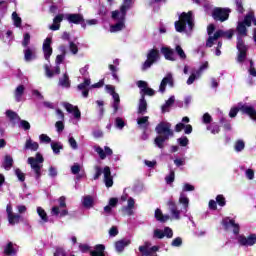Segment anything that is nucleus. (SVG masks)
Wrapping results in <instances>:
<instances>
[{
    "label": "nucleus",
    "instance_id": "45",
    "mask_svg": "<svg viewBox=\"0 0 256 256\" xmlns=\"http://www.w3.org/2000/svg\"><path fill=\"white\" fill-rule=\"evenodd\" d=\"M149 7L153 9V11H159L161 8V3H167V0H147Z\"/></svg>",
    "mask_w": 256,
    "mask_h": 256
},
{
    "label": "nucleus",
    "instance_id": "30",
    "mask_svg": "<svg viewBox=\"0 0 256 256\" xmlns=\"http://www.w3.org/2000/svg\"><path fill=\"white\" fill-rule=\"evenodd\" d=\"M104 183L106 187H113V176H111V168L109 166L103 169Z\"/></svg>",
    "mask_w": 256,
    "mask_h": 256
},
{
    "label": "nucleus",
    "instance_id": "26",
    "mask_svg": "<svg viewBox=\"0 0 256 256\" xmlns=\"http://www.w3.org/2000/svg\"><path fill=\"white\" fill-rule=\"evenodd\" d=\"M160 53L163 54L164 59H166V61H177V56L175 55V50H173L170 47H167V46L161 47Z\"/></svg>",
    "mask_w": 256,
    "mask_h": 256
},
{
    "label": "nucleus",
    "instance_id": "19",
    "mask_svg": "<svg viewBox=\"0 0 256 256\" xmlns=\"http://www.w3.org/2000/svg\"><path fill=\"white\" fill-rule=\"evenodd\" d=\"M137 87H139L140 89V95L141 97L145 98V95H148L149 97H153V95H155V90L147 87V82L143 81V80H139L136 83Z\"/></svg>",
    "mask_w": 256,
    "mask_h": 256
},
{
    "label": "nucleus",
    "instance_id": "9",
    "mask_svg": "<svg viewBox=\"0 0 256 256\" xmlns=\"http://www.w3.org/2000/svg\"><path fill=\"white\" fill-rule=\"evenodd\" d=\"M65 201V196H61L58 199L59 206L52 207L51 215H54L55 217H66V215H69V211L65 209V207H67V203Z\"/></svg>",
    "mask_w": 256,
    "mask_h": 256
},
{
    "label": "nucleus",
    "instance_id": "58",
    "mask_svg": "<svg viewBox=\"0 0 256 256\" xmlns=\"http://www.w3.org/2000/svg\"><path fill=\"white\" fill-rule=\"evenodd\" d=\"M54 256H75V255L69 254L67 251L63 249V247H57L55 249Z\"/></svg>",
    "mask_w": 256,
    "mask_h": 256
},
{
    "label": "nucleus",
    "instance_id": "24",
    "mask_svg": "<svg viewBox=\"0 0 256 256\" xmlns=\"http://www.w3.org/2000/svg\"><path fill=\"white\" fill-rule=\"evenodd\" d=\"M3 253L6 256H15L19 253V246L13 242H8L3 246Z\"/></svg>",
    "mask_w": 256,
    "mask_h": 256
},
{
    "label": "nucleus",
    "instance_id": "22",
    "mask_svg": "<svg viewBox=\"0 0 256 256\" xmlns=\"http://www.w3.org/2000/svg\"><path fill=\"white\" fill-rule=\"evenodd\" d=\"M51 43L52 40L50 37H47L43 42L42 51L46 61H49V59H51V55H53V48L51 47Z\"/></svg>",
    "mask_w": 256,
    "mask_h": 256
},
{
    "label": "nucleus",
    "instance_id": "14",
    "mask_svg": "<svg viewBox=\"0 0 256 256\" xmlns=\"http://www.w3.org/2000/svg\"><path fill=\"white\" fill-rule=\"evenodd\" d=\"M167 85L173 89L175 87V78H173V74L168 72L165 77L162 79L159 85V93H165L167 91Z\"/></svg>",
    "mask_w": 256,
    "mask_h": 256
},
{
    "label": "nucleus",
    "instance_id": "53",
    "mask_svg": "<svg viewBox=\"0 0 256 256\" xmlns=\"http://www.w3.org/2000/svg\"><path fill=\"white\" fill-rule=\"evenodd\" d=\"M175 52L177 53V55H178L179 59H181V61H185L187 59V54H185V51L183 50V48L180 45H176Z\"/></svg>",
    "mask_w": 256,
    "mask_h": 256
},
{
    "label": "nucleus",
    "instance_id": "52",
    "mask_svg": "<svg viewBox=\"0 0 256 256\" xmlns=\"http://www.w3.org/2000/svg\"><path fill=\"white\" fill-rule=\"evenodd\" d=\"M12 20H13L14 26H16L18 29H23V26H21V23H22L21 17H19L17 12L12 13Z\"/></svg>",
    "mask_w": 256,
    "mask_h": 256
},
{
    "label": "nucleus",
    "instance_id": "61",
    "mask_svg": "<svg viewBox=\"0 0 256 256\" xmlns=\"http://www.w3.org/2000/svg\"><path fill=\"white\" fill-rule=\"evenodd\" d=\"M177 143L180 147H187V145H189V138H187V136H182L177 139Z\"/></svg>",
    "mask_w": 256,
    "mask_h": 256
},
{
    "label": "nucleus",
    "instance_id": "15",
    "mask_svg": "<svg viewBox=\"0 0 256 256\" xmlns=\"http://www.w3.org/2000/svg\"><path fill=\"white\" fill-rule=\"evenodd\" d=\"M161 247L152 246L151 242H145L144 245L139 246V251L142 256H157V251H159Z\"/></svg>",
    "mask_w": 256,
    "mask_h": 256
},
{
    "label": "nucleus",
    "instance_id": "8",
    "mask_svg": "<svg viewBox=\"0 0 256 256\" xmlns=\"http://www.w3.org/2000/svg\"><path fill=\"white\" fill-rule=\"evenodd\" d=\"M106 89L112 97V102H111V107L113 109L112 115H117V113H119V109L121 108V98L119 97V93L115 92V87L111 85H106Z\"/></svg>",
    "mask_w": 256,
    "mask_h": 256
},
{
    "label": "nucleus",
    "instance_id": "41",
    "mask_svg": "<svg viewBox=\"0 0 256 256\" xmlns=\"http://www.w3.org/2000/svg\"><path fill=\"white\" fill-rule=\"evenodd\" d=\"M91 256H105V245L98 244L94 247V250H90Z\"/></svg>",
    "mask_w": 256,
    "mask_h": 256
},
{
    "label": "nucleus",
    "instance_id": "51",
    "mask_svg": "<svg viewBox=\"0 0 256 256\" xmlns=\"http://www.w3.org/2000/svg\"><path fill=\"white\" fill-rule=\"evenodd\" d=\"M127 125V122L122 117H116L114 120V126L116 129H119V131H123V128Z\"/></svg>",
    "mask_w": 256,
    "mask_h": 256
},
{
    "label": "nucleus",
    "instance_id": "54",
    "mask_svg": "<svg viewBox=\"0 0 256 256\" xmlns=\"http://www.w3.org/2000/svg\"><path fill=\"white\" fill-rule=\"evenodd\" d=\"M30 43H31V34H29V32H26L23 35L22 47H24V49H26L27 47H31L29 46Z\"/></svg>",
    "mask_w": 256,
    "mask_h": 256
},
{
    "label": "nucleus",
    "instance_id": "23",
    "mask_svg": "<svg viewBox=\"0 0 256 256\" xmlns=\"http://www.w3.org/2000/svg\"><path fill=\"white\" fill-rule=\"evenodd\" d=\"M64 108L66 111L73 114L74 119H76V121H73V123L74 125H77V121H81V111L79 108L77 106H73L70 103H64Z\"/></svg>",
    "mask_w": 256,
    "mask_h": 256
},
{
    "label": "nucleus",
    "instance_id": "62",
    "mask_svg": "<svg viewBox=\"0 0 256 256\" xmlns=\"http://www.w3.org/2000/svg\"><path fill=\"white\" fill-rule=\"evenodd\" d=\"M216 203L220 207H225V205H227V201L225 200V196H223L222 194L217 195L216 196Z\"/></svg>",
    "mask_w": 256,
    "mask_h": 256
},
{
    "label": "nucleus",
    "instance_id": "12",
    "mask_svg": "<svg viewBox=\"0 0 256 256\" xmlns=\"http://www.w3.org/2000/svg\"><path fill=\"white\" fill-rule=\"evenodd\" d=\"M125 18V16H121L120 14L114 15V12H112V19L117 21V23L110 26V32L117 33L123 31L125 29Z\"/></svg>",
    "mask_w": 256,
    "mask_h": 256
},
{
    "label": "nucleus",
    "instance_id": "13",
    "mask_svg": "<svg viewBox=\"0 0 256 256\" xmlns=\"http://www.w3.org/2000/svg\"><path fill=\"white\" fill-rule=\"evenodd\" d=\"M236 240L240 247H253V245H256V234H250L248 237L238 235Z\"/></svg>",
    "mask_w": 256,
    "mask_h": 256
},
{
    "label": "nucleus",
    "instance_id": "33",
    "mask_svg": "<svg viewBox=\"0 0 256 256\" xmlns=\"http://www.w3.org/2000/svg\"><path fill=\"white\" fill-rule=\"evenodd\" d=\"M24 150L25 151H33V152L38 151L39 143L33 141V139H31V137H28L24 144Z\"/></svg>",
    "mask_w": 256,
    "mask_h": 256
},
{
    "label": "nucleus",
    "instance_id": "48",
    "mask_svg": "<svg viewBox=\"0 0 256 256\" xmlns=\"http://www.w3.org/2000/svg\"><path fill=\"white\" fill-rule=\"evenodd\" d=\"M93 196L91 195H86L82 198V205L83 207H85V209H91V207H93Z\"/></svg>",
    "mask_w": 256,
    "mask_h": 256
},
{
    "label": "nucleus",
    "instance_id": "7",
    "mask_svg": "<svg viewBox=\"0 0 256 256\" xmlns=\"http://www.w3.org/2000/svg\"><path fill=\"white\" fill-rule=\"evenodd\" d=\"M80 73L84 76V83H80L77 86L78 91H81L82 97L87 99L89 97V87L91 85V78H89V64H86L80 69Z\"/></svg>",
    "mask_w": 256,
    "mask_h": 256
},
{
    "label": "nucleus",
    "instance_id": "4",
    "mask_svg": "<svg viewBox=\"0 0 256 256\" xmlns=\"http://www.w3.org/2000/svg\"><path fill=\"white\" fill-rule=\"evenodd\" d=\"M214 33V34H213ZM235 30L230 29L228 31L217 30L215 32V25L210 24L207 27V34L209 35L208 39L206 40V47H213L221 37H225L226 39H233V35Z\"/></svg>",
    "mask_w": 256,
    "mask_h": 256
},
{
    "label": "nucleus",
    "instance_id": "35",
    "mask_svg": "<svg viewBox=\"0 0 256 256\" xmlns=\"http://www.w3.org/2000/svg\"><path fill=\"white\" fill-rule=\"evenodd\" d=\"M131 245V240L129 238H124L115 243V249L118 253H123L125 247Z\"/></svg>",
    "mask_w": 256,
    "mask_h": 256
},
{
    "label": "nucleus",
    "instance_id": "18",
    "mask_svg": "<svg viewBox=\"0 0 256 256\" xmlns=\"http://www.w3.org/2000/svg\"><path fill=\"white\" fill-rule=\"evenodd\" d=\"M6 213L9 225H17L21 221V215L13 213V206L11 204H7Z\"/></svg>",
    "mask_w": 256,
    "mask_h": 256
},
{
    "label": "nucleus",
    "instance_id": "55",
    "mask_svg": "<svg viewBox=\"0 0 256 256\" xmlns=\"http://www.w3.org/2000/svg\"><path fill=\"white\" fill-rule=\"evenodd\" d=\"M200 77L201 76L196 71H193L186 81L187 85H193Z\"/></svg>",
    "mask_w": 256,
    "mask_h": 256
},
{
    "label": "nucleus",
    "instance_id": "20",
    "mask_svg": "<svg viewBox=\"0 0 256 256\" xmlns=\"http://www.w3.org/2000/svg\"><path fill=\"white\" fill-rule=\"evenodd\" d=\"M134 0H124L123 4L120 7V10L113 11L115 15H121L122 17H127V12L131 7H133Z\"/></svg>",
    "mask_w": 256,
    "mask_h": 256
},
{
    "label": "nucleus",
    "instance_id": "29",
    "mask_svg": "<svg viewBox=\"0 0 256 256\" xmlns=\"http://www.w3.org/2000/svg\"><path fill=\"white\" fill-rule=\"evenodd\" d=\"M65 19L68 21V23L73 25H79L81 21H83V14H66Z\"/></svg>",
    "mask_w": 256,
    "mask_h": 256
},
{
    "label": "nucleus",
    "instance_id": "37",
    "mask_svg": "<svg viewBox=\"0 0 256 256\" xmlns=\"http://www.w3.org/2000/svg\"><path fill=\"white\" fill-rule=\"evenodd\" d=\"M173 105H175V95L170 96L169 99L166 100L165 103L162 105L161 107L162 113H169Z\"/></svg>",
    "mask_w": 256,
    "mask_h": 256
},
{
    "label": "nucleus",
    "instance_id": "17",
    "mask_svg": "<svg viewBox=\"0 0 256 256\" xmlns=\"http://www.w3.org/2000/svg\"><path fill=\"white\" fill-rule=\"evenodd\" d=\"M222 225L225 229H232L234 235H239L240 226L239 223L235 222V219L229 217L222 220Z\"/></svg>",
    "mask_w": 256,
    "mask_h": 256
},
{
    "label": "nucleus",
    "instance_id": "5",
    "mask_svg": "<svg viewBox=\"0 0 256 256\" xmlns=\"http://www.w3.org/2000/svg\"><path fill=\"white\" fill-rule=\"evenodd\" d=\"M174 25L178 33L193 31V27H195V16H193V12L189 11L188 13H181L179 20L176 21Z\"/></svg>",
    "mask_w": 256,
    "mask_h": 256
},
{
    "label": "nucleus",
    "instance_id": "6",
    "mask_svg": "<svg viewBox=\"0 0 256 256\" xmlns=\"http://www.w3.org/2000/svg\"><path fill=\"white\" fill-rule=\"evenodd\" d=\"M44 161L45 158H43V155L39 152L36 153L35 157H29L27 160L28 165H30L33 173H35L36 181H39V179H41Z\"/></svg>",
    "mask_w": 256,
    "mask_h": 256
},
{
    "label": "nucleus",
    "instance_id": "49",
    "mask_svg": "<svg viewBox=\"0 0 256 256\" xmlns=\"http://www.w3.org/2000/svg\"><path fill=\"white\" fill-rule=\"evenodd\" d=\"M207 131H210V133L212 135H217L220 133L221 131V127L219 126V124L217 123H212V124H209L207 127H206Z\"/></svg>",
    "mask_w": 256,
    "mask_h": 256
},
{
    "label": "nucleus",
    "instance_id": "47",
    "mask_svg": "<svg viewBox=\"0 0 256 256\" xmlns=\"http://www.w3.org/2000/svg\"><path fill=\"white\" fill-rule=\"evenodd\" d=\"M59 85L65 89L71 87V80H69V74H67V72H65L63 77L59 79Z\"/></svg>",
    "mask_w": 256,
    "mask_h": 256
},
{
    "label": "nucleus",
    "instance_id": "44",
    "mask_svg": "<svg viewBox=\"0 0 256 256\" xmlns=\"http://www.w3.org/2000/svg\"><path fill=\"white\" fill-rule=\"evenodd\" d=\"M2 167L5 169V171H11V167H13V157L11 155H6L4 157Z\"/></svg>",
    "mask_w": 256,
    "mask_h": 256
},
{
    "label": "nucleus",
    "instance_id": "40",
    "mask_svg": "<svg viewBox=\"0 0 256 256\" xmlns=\"http://www.w3.org/2000/svg\"><path fill=\"white\" fill-rule=\"evenodd\" d=\"M61 21H63V14H58L53 19V24L49 26V29H51V31H59L61 27Z\"/></svg>",
    "mask_w": 256,
    "mask_h": 256
},
{
    "label": "nucleus",
    "instance_id": "38",
    "mask_svg": "<svg viewBox=\"0 0 256 256\" xmlns=\"http://www.w3.org/2000/svg\"><path fill=\"white\" fill-rule=\"evenodd\" d=\"M23 95H25V86L19 85L14 91L15 101L21 103L23 101Z\"/></svg>",
    "mask_w": 256,
    "mask_h": 256
},
{
    "label": "nucleus",
    "instance_id": "50",
    "mask_svg": "<svg viewBox=\"0 0 256 256\" xmlns=\"http://www.w3.org/2000/svg\"><path fill=\"white\" fill-rule=\"evenodd\" d=\"M50 146L54 155H59L61 153V149H63V144L61 142H51Z\"/></svg>",
    "mask_w": 256,
    "mask_h": 256
},
{
    "label": "nucleus",
    "instance_id": "39",
    "mask_svg": "<svg viewBox=\"0 0 256 256\" xmlns=\"http://www.w3.org/2000/svg\"><path fill=\"white\" fill-rule=\"evenodd\" d=\"M137 113L138 115H145L147 113V100H145L143 95L139 100Z\"/></svg>",
    "mask_w": 256,
    "mask_h": 256
},
{
    "label": "nucleus",
    "instance_id": "34",
    "mask_svg": "<svg viewBox=\"0 0 256 256\" xmlns=\"http://www.w3.org/2000/svg\"><path fill=\"white\" fill-rule=\"evenodd\" d=\"M246 56H247V52H246ZM240 63V65H249L248 68V73L249 75H251L252 77H256V69H255V63L253 62V60L248 59L247 57L242 61V62H238Z\"/></svg>",
    "mask_w": 256,
    "mask_h": 256
},
{
    "label": "nucleus",
    "instance_id": "11",
    "mask_svg": "<svg viewBox=\"0 0 256 256\" xmlns=\"http://www.w3.org/2000/svg\"><path fill=\"white\" fill-rule=\"evenodd\" d=\"M229 13H231V9L229 8L216 7L212 11V17L214 21H220L221 23H223L227 21V19H229Z\"/></svg>",
    "mask_w": 256,
    "mask_h": 256
},
{
    "label": "nucleus",
    "instance_id": "57",
    "mask_svg": "<svg viewBox=\"0 0 256 256\" xmlns=\"http://www.w3.org/2000/svg\"><path fill=\"white\" fill-rule=\"evenodd\" d=\"M109 69L111 71V75H112L114 81L119 83V76L117 75V71H119V68H117V66H115V65L110 64Z\"/></svg>",
    "mask_w": 256,
    "mask_h": 256
},
{
    "label": "nucleus",
    "instance_id": "16",
    "mask_svg": "<svg viewBox=\"0 0 256 256\" xmlns=\"http://www.w3.org/2000/svg\"><path fill=\"white\" fill-rule=\"evenodd\" d=\"M255 105H256V102H254L252 104L239 102L238 109H240V111L242 113H244V115H248V116H250V119H252V117L255 115V111H256Z\"/></svg>",
    "mask_w": 256,
    "mask_h": 256
},
{
    "label": "nucleus",
    "instance_id": "64",
    "mask_svg": "<svg viewBox=\"0 0 256 256\" xmlns=\"http://www.w3.org/2000/svg\"><path fill=\"white\" fill-rule=\"evenodd\" d=\"M183 246V238L176 237L171 242V247H182Z\"/></svg>",
    "mask_w": 256,
    "mask_h": 256
},
{
    "label": "nucleus",
    "instance_id": "56",
    "mask_svg": "<svg viewBox=\"0 0 256 256\" xmlns=\"http://www.w3.org/2000/svg\"><path fill=\"white\" fill-rule=\"evenodd\" d=\"M18 127L19 129H23L24 131H29V129H31V124L29 123V121L26 120H18Z\"/></svg>",
    "mask_w": 256,
    "mask_h": 256
},
{
    "label": "nucleus",
    "instance_id": "21",
    "mask_svg": "<svg viewBox=\"0 0 256 256\" xmlns=\"http://www.w3.org/2000/svg\"><path fill=\"white\" fill-rule=\"evenodd\" d=\"M23 53L24 61H26L27 63L35 61V59H37V48H35L34 46L24 48Z\"/></svg>",
    "mask_w": 256,
    "mask_h": 256
},
{
    "label": "nucleus",
    "instance_id": "1",
    "mask_svg": "<svg viewBox=\"0 0 256 256\" xmlns=\"http://www.w3.org/2000/svg\"><path fill=\"white\" fill-rule=\"evenodd\" d=\"M251 23L256 26L255 13L249 12L244 17L243 21H238L236 31H237V44L236 48L238 50L237 63H243L247 57V51H249V46L245 45L243 37H247V27H251Z\"/></svg>",
    "mask_w": 256,
    "mask_h": 256
},
{
    "label": "nucleus",
    "instance_id": "31",
    "mask_svg": "<svg viewBox=\"0 0 256 256\" xmlns=\"http://www.w3.org/2000/svg\"><path fill=\"white\" fill-rule=\"evenodd\" d=\"M193 1L197 5H202L205 13H207L208 15L211 13V15H213V10L215 8H213V4H211L208 0H193Z\"/></svg>",
    "mask_w": 256,
    "mask_h": 256
},
{
    "label": "nucleus",
    "instance_id": "63",
    "mask_svg": "<svg viewBox=\"0 0 256 256\" xmlns=\"http://www.w3.org/2000/svg\"><path fill=\"white\" fill-rule=\"evenodd\" d=\"M39 141H40V143H44L45 145H49V143H51V137H49L47 134H40L39 135Z\"/></svg>",
    "mask_w": 256,
    "mask_h": 256
},
{
    "label": "nucleus",
    "instance_id": "10",
    "mask_svg": "<svg viewBox=\"0 0 256 256\" xmlns=\"http://www.w3.org/2000/svg\"><path fill=\"white\" fill-rule=\"evenodd\" d=\"M65 61V54H60L56 56V66L54 68H49V65L45 66L46 76L51 79L54 75H59L61 73V68L59 65Z\"/></svg>",
    "mask_w": 256,
    "mask_h": 256
},
{
    "label": "nucleus",
    "instance_id": "28",
    "mask_svg": "<svg viewBox=\"0 0 256 256\" xmlns=\"http://www.w3.org/2000/svg\"><path fill=\"white\" fill-rule=\"evenodd\" d=\"M5 115L9 122L11 123L12 127H15L19 121H21V117H19V114L13 110H6Z\"/></svg>",
    "mask_w": 256,
    "mask_h": 256
},
{
    "label": "nucleus",
    "instance_id": "42",
    "mask_svg": "<svg viewBox=\"0 0 256 256\" xmlns=\"http://www.w3.org/2000/svg\"><path fill=\"white\" fill-rule=\"evenodd\" d=\"M38 216L40 217V223L43 225L45 223H49V216H47V212H45V209L38 206L36 209Z\"/></svg>",
    "mask_w": 256,
    "mask_h": 256
},
{
    "label": "nucleus",
    "instance_id": "46",
    "mask_svg": "<svg viewBox=\"0 0 256 256\" xmlns=\"http://www.w3.org/2000/svg\"><path fill=\"white\" fill-rule=\"evenodd\" d=\"M148 61H152L153 63H157L159 61V50L151 49L147 54Z\"/></svg>",
    "mask_w": 256,
    "mask_h": 256
},
{
    "label": "nucleus",
    "instance_id": "60",
    "mask_svg": "<svg viewBox=\"0 0 256 256\" xmlns=\"http://www.w3.org/2000/svg\"><path fill=\"white\" fill-rule=\"evenodd\" d=\"M220 124L224 127L226 131H231V122L225 119V117L220 118Z\"/></svg>",
    "mask_w": 256,
    "mask_h": 256
},
{
    "label": "nucleus",
    "instance_id": "36",
    "mask_svg": "<svg viewBox=\"0 0 256 256\" xmlns=\"http://www.w3.org/2000/svg\"><path fill=\"white\" fill-rule=\"evenodd\" d=\"M137 123L144 130L143 139H147V136H145V132L147 131V129L149 127V117L148 116H142V117L137 119Z\"/></svg>",
    "mask_w": 256,
    "mask_h": 256
},
{
    "label": "nucleus",
    "instance_id": "32",
    "mask_svg": "<svg viewBox=\"0 0 256 256\" xmlns=\"http://www.w3.org/2000/svg\"><path fill=\"white\" fill-rule=\"evenodd\" d=\"M71 173L72 175H76V181H81L85 177V171H81V165L77 163L71 166Z\"/></svg>",
    "mask_w": 256,
    "mask_h": 256
},
{
    "label": "nucleus",
    "instance_id": "27",
    "mask_svg": "<svg viewBox=\"0 0 256 256\" xmlns=\"http://www.w3.org/2000/svg\"><path fill=\"white\" fill-rule=\"evenodd\" d=\"M135 209V199L133 197H129L127 200V205L122 207L123 213H126L128 217H132V215H135V212L133 211Z\"/></svg>",
    "mask_w": 256,
    "mask_h": 256
},
{
    "label": "nucleus",
    "instance_id": "3",
    "mask_svg": "<svg viewBox=\"0 0 256 256\" xmlns=\"http://www.w3.org/2000/svg\"><path fill=\"white\" fill-rule=\"evenodd\" d=\"M155 131L158 136L154 139V145H156L158 149H163L165 147V141H169L174 135L171 130V123L162 121L156 126Z\"/></svg>",
    "mask_w": 256,
    "mask_h": 256
},
{
    "label": "nucleus",
    "instance_id": "25",
    "mask_svg": "<svg viewBox=\"0 0 256 256\" xmlns=\"http://www.w3.org/2000/svg\"><path fill=\"white\" fill-rule=\"evenodd\" d=\"M94 151L97 152L99 155V158L103 161L107 159V157H111L113 155V150L109 146H105L104 150L101 148V146H94Z\"/></svg>",
    "mask_w": 256,
    "mask_h": 256
},
{
    "label": "nucleus",
    "instance_id": "43",
    "mask_svg": "<svg viewBox=\"0 0 256 256\" xmlns=\"http://www.w3.org/2000/svg\"><path fill=\"white\" fill-rule=\"evenodd\" d=\"M154 217L156 221H159L160 223H166V221H169V215H163V211L159 208L155 210Z\"/></svg>",
    "mask_w": 256,
    "mask_h": 256
},
{
    "label": "nucleus",
    "instance_id": "59",
    "mask_svg": "<svg viewBox=\"0 0 256 256\" xmlns=\"http://www.w3.org/2000/svg\"><path fill=\"white\" fill-rule=\"evenodd\" d=\"M234 149H235L236 153H241V151H243V149H245V142L243 140L236 141Z\"/></svg>",
    "mask_w": 256,
    "mask_h": 256
},
{
    "label": "nucleus",
    "instance_id": "2",
    "mask_svg": "<svg viewBox=\"0 0 256 256\" xmlns=\"http://www.w3.org/2000/svg\"><path fill=\"white\" fill-rule=\"evenodd\" d=\"M191 191H195V186L190 183H184L178 198V203L181 205V208H179L173 197L168 199L167 207L172 219L179 221L181 215H185V213L189 211V197H187V193Z\"/></svg>",
    "mask_w": 256,
    "mask_h": 256
}]
</instances>
